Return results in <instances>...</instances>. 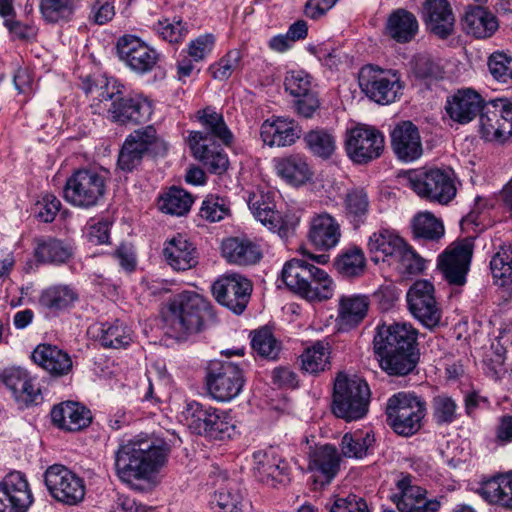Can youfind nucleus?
<instances>
[{"instance_id": "obj_43", "label": "nucleus", "mask_w": 512, "mask_h": 512, "mask_svg": "<svg viewBox=\"0 0 512 512\" xmlns=\"http://www.w3.org/2000/svg\"><path fill=\"white\" fill-rule=\"evenodd\" d=\"M249 207L254 217L270 231L277 232L281 237L286 236L288 230L282 225L275 204L268 196L253 195L249 200Z\"/></svg>"}, {"instance_id": "obj_44", "label": "nucleus", "mask_w": 512, "mask_h": 512, "mask_svg": "<svg viewBox=\"0 0 512 512\" xmlns=\"http://www.w3.org/2000/svg\"><path fill=\"white\" fill-rule=\"evenodd\" d=\"M369 297L361 294L342 296L339 300V323L351 328L358 325L367 315Z\"/></svg>"}, {"instance_id": "obj_50", "label": "nucleus", "mask_w": 512, "mask_h": 512, "mask_svg": "<svg viewBox=\"0 0 512 512\" xmlns=\"http://www.w3.org/2000/svg\"><path fill=\"white\" fill-rule=\"evenodd\" d=\"M242 500L243 494L240 487L235 482H228L215 492L210 504L217 512H239Z\"/></svg>"}, {"instance_id": "obj_14", "label": "nucleus", "mask_w": 512, "mask_h": 512, "mask_svg": "<svg viewBox=\"0 0 512 512\" xmlns=\"http://www.w3.org/2000/svg\"><path fill=\"white\" fill-rule=\"evenodd\" d=\"M45 485L51 496L66 505H76L85 496L83 480L63 465L54 464L44 474Z\"/></svg>"}, {"instance_id": "obj_57", "label": "nucleus", "mask_w": 512, "mask_h": 512, "mask_svg": "<svg viewBox=\"0 0 512 512\" xmlns=\"http://www.w3.org/2000/svg\"><path fill=\"white\" fill-rule=\"evenodd\" d=\"M251 346L259 356L270 360L277 359L281 349L280 343L266 327L254 331Z\"/></svg>"}, {"instance_id": "obj_17", "label": "nucleus", "mask_w": 512, "mask_h": 512, "mask_svg": "<svg viewBox=\"0 0 512 512\" xmlns=\"http://www.w3.org/2000/svg\"><path fill=\"white\" fill-rule=\"evenodd\" d=\"M473 247L470 239H464L448 247L439 256L437 266L449 284L461 286L466 282Z\"/></svg>"}, {"instance_id": "obj_22", "label": "nucleus", "mask_w": 512, "mask_h": 512, "mask_svg": "<svg viewBox=\"0 0 512 512\" xmlns=\"http://www.w3.org/2000/svg\"><path fill=\"white\" fill-rule=\"evenodd\" d=\"M254 476L262 483L276 487L289 481V467L273 449L260 450L253 454Z\"/></svg>"}, {"instance_id": "obj_34", "label": "nucleus", "mask_w": 512, "mask_h": 512, "mask_svg": "<svg viewBox=\"0 0 512 512\" xmlns=\"http://www.w3.org/2000/svg\"><path fill=\"white\" fill-rule=\"evenodd\" d=\"M222 255L232 264L246 266L257 263L262 253L259 246L250 239L230 237L222 242Z\"/></svg>"}, {"instance_id": "obj_54", "label": "nucleus", "mask_w": 512, "mask_h": 512, "mask_svg": "<svg viewBox=\"0 0 512 512\" xmlns=\"http://www.w3.org/2000/svg\"><path fill=\"white\" fill-rule=\"evenodd\" d=\"M75 7V0H40L39 3L40 13L47 23L70 20Z\"/></svg>"}, {"instance_id": "obj_19", "label": "nucleus", "mask_w": 512, "mask_h": 512, "mask_svg": "<svg viewBox=\"0 0 512 512\" xmlns=\"http://www.w3.org/2000/svg\"><path fill=\"white\" fill-rule=\"evenodd\" d=\"M107 111L114 122L120 124H141L150 120L153 104L142 96H123L122 91L112 100Z\"/></svg>"}, {"instance_id": "obj_15", "label": "nucleus", "mask_w": 512, "mask_h": 512, "mask_svg": "<svg viewBox=\"0 0 512 512\" xmlns=\"http://www.w3.org/2000/svg\"><path fill=\"white\" fill-rule=\"evenodd\" d=\"M410 313L423 326L433 329L439 325L442 312L434 296V286L428 280L416 281L407 291Z\"/></svg>"}, {"instance_id": "obj_52", "label": "nucleus", "mask_w": 512, "mask_h": 512, "mask_svg": "<svg viewBox=\"0 0 512 512\" xmlns=\"http://www.w3.org/2000/svg\"><path fill=\"white\" fill-rule=\"evenodd\" d=\"M192 203L193 198L188 192L172 187L160 198L159 208L166 214L182 216L190 210Z\"/></svg>"}, {"instance_id": "obj_55", "label": "nucleus", "mask_w": 512, "mask_h": 512, "mask_svg": "<svg viewBox=\"0 0 512 512\" xmlns=\"http://www.w3.org/2000/svg\"><path fill=\"white\" fill-rule=\"evenodd\" d=\"M490 269L493 278L500 286L512 282V245L500 248L490 261Z\"/></svg>"}, {"instance_id": "obj_5", "label": "nucleus", "mask_w": 512, "mask_h": 512, "mask_svg": "<svg viewBox=\"0 0 512 512\" xmlns=\"http://www.w3.org/2000/svg\"><path fill=\"white\" fill-rule=\"evenodd\" d=\"M403 178L418 197L432 203L447 205L457 194L456 176L451 169L409 170Z\"/></svg>"}, {"instance_id": "obj_62", "label": "nucleus", "mask_w": 512, "mask_h": 512, "mask_svg": "<svg viewBox=\"0 0 512 512\" xmlns=\"http://www.w3.org/2000/svg\"><path fill=\"white\" fill-rule=\"evenodd\" d=\"M310 52L315 55L319 62H326L330 64L348 63L352 61L349 55L343 51L341 45H337L332 41L320 43L316 46L309 48Z\"/></svg>"}, {"instance_id": "obj_59", "label": "nucleus", "mask_w": 512, "mask_h": 512, "mask_svg": "<svg viewBox=\"0 0 512 512\" xmlns=\"http://www.w3.org/2000/svg\"><path fill=\"white\" fill-rule=\"evenodd\" d=\"M216 409L217 408L212 406H205L197 401L188 403L187 414L191 418V427H193L198 434L207 436Z\"/></svg>"}, {"instance_id": "obj_48", "label": "nucleus", "mask_w": 512, "mask_h": 512, "mask_svg": "<svg viewBox=\"0 0 512 512\" xmlns=\"http://www.w3.org/2000/svg\"><path fill=\"white\" fill-rule=\"evenodd\" d=\"M375 443L370 431H355L346 433L341 440V451L347 458L362 459L367 456Z\"/></svg>"}, {"instance_id": "obj_11", "label": "nucleus", "mask_w": 512, "mask_h": 512, "mask_svg": "<svg viewBox=\"0 0 512 512\" xmlns=\"http://www.w3.org/2000/svg\"><path fill=\"white\" fill-rule=\"evenodd\" d=\"M480 135L488 142L503 144L512 136V102L495 99L486 103L480 113Z\"/></svg>"}, {"instance_id": "obj_24", "label": "nucleus", "mask_w": 512, "mask_h": 512, "mask_svg": "<svg viewBox=\"0 0 512 512\" xmlns=\"http://www.w3.org/2000/svg\"><path fill=\"white\" fill-rule=\"evenodd\" d=\"M391 145L397 158L404 162L418 159L423 152L418 128L411 121H402L394 127Z\"/></svg>"}, {"instance_id": "obj_25", "label": "nucleus", "mask_w": 512, "mask_h": 512, "mask_svg": "<svg viewBox=\"0 0 512 512\" xmlns=\"http://www.w3.org/2000/svg\"><path fill=\"white\" fill-rule=\"evenodd\" d=\"M481 95L471 88L459 89L447 98L446 112L449 117L460 124L471 122L485 105Z\"/></svg>"}, {"instance_id": "obj_9", "label": "nucleus", "mask_w": 512, "mask_h": 512, "mask_svg": "<svg viewBox=\"0 0 512 512\" xmlns=\"http://www.w3.org/2000/svg\"><path fill=\"white\" fill-rule=\"evenodd\" d=\"M245 383L240 366L230 361L212 362L206 374L208 395L217 402H229L242 391Z\"/></svg>"}, {"instance_id": "obj_2", "label": "nucleus", "mask_w": 512, "mask_h": 512, "mask_svg": "<svg viewBox=\"0 0 512 512\" xmlns=\"http://www.w3.org/2000/svg\"><path fill=\"white\" fill-rule=\"evenodd\" d=\"M167 457L165 444L150 437H135L121 445L115 454L118 477L127 483L148 479L164 464Z\"/></svg>"}, {"instance_id": "obj_51", "label": "nucleus", "mask_w": 512, "mask_h": 512, "mask_svg": "<svg viewBox=\"0 0 512 512\" xmlns=\"http://www.w3.org/2000/svg\"><path fill=\"white\" fill-rule=\"evenodd\" d=\"M366 259L360 248H349L335 260V268L343 277L353 278L365 271Z\"/></svg>"}, {"instance_id": "obj_4", "label": "nucleus", "mask_w": 512, "mask_h": 512, "mask_svg": "<svg viewBox=\"0 0 512 512\" xmlns=\"http://www.w3.org/2000/svg\"><path fill=\"white\" fill-rule=\"evenodd\" d=\"M281 278L293 292L309 301L330 299L334 283L329 274L306 260L293 258L282 269Z\"/></svg>"}, {"instance_id": "obj_26", "label": "nucleus", "mask_w": 512, "mask_h": 512, "mask_svg": "<svg viewBox=\"0 0 512 512\" xmlns=\"http://www.w3.org/2000/svg\"><path fill=\"white\" fill-rule=\"evenodd\" d=\"M426 29L440 39L453 34L455 16L447 0H426L424 3Z\"/></svg>"}, {"instance_id": "obj_47", "label": "nucleus", "mask_w": 512, "mask_h": 512, "mask_svg": "<svg viewBox=\"0 0 512 512\" xmlns=\"http://www.w3.org/2000/svg\"><path fill=\"white\" fill-rule=\"evenodd\" d=\"M302 369L310 374L324 372L330 367L329 343L318 341L306 348L300 356Z\"/></svg>"}, {"instance_id": "obj_31", "label": "nucleus", "mask_w": 512, "mask_h": 512, "mask_svg": "<svg viewBox=\"0 0 512 512\" xmlns=\"http://www.w3.org/2000/svg\"><path fill=\"white\" fill-rule=\"evenodd\" d=\"M119 59L126 64H156L159 53L139 37L124 35L116 44Z\"/></svg>"}, {"instance_id": "obj_45", "label": "nucleus", "mask_w": 512, "mask_h": 512, "mask_svg": "<svg viewBox=\"0 0 512 512\" xmlns=\"http://www.w3.org/2000/svg\"><path fill=\"white\" fill-rule=\"evenodd\" d=\"M370 201L366 190L362 187L349 189L344 197V212L346 217L358 227L366 220Z\"/></svg>"}, {"instance_id": "obj_53", "label": "nucleus", "mask_w": 512, "mask_h": 512, "mask_svg": "<svg viewBox=\"0 0 512 512\" xmlns=\"http://www.w3.org/2000/svg\"><path fill=\"white\" fill-rule=\"evenodd\" d=\"M413 233L418 238L438 240L444 235V225L431 212L418 213L412 221Z\"/></svg>"}, {"instance_id": "obj_18", "label": "nucleus", "mask_w": 512, "mask_h": 512, "mask_svg": "<svg viewBox=\"0 0 512 512\" xmlns=\"http://www.w3.org/2000/svg\"><path fill=\"white\" fill-rule=\"evenodd\" d=\"M396 488L391 500L400 512H437L441 507L440 499H427L426 490L413 485L410 475H402Z\"/></svg>"}, {"instance_id": "obj_33", "label": "nucleus", "mask_w": 512, "mask_h": 512, "mask_svg": "<svg viewBox=\"0 0 512 512\" xmlns=\"http://www.w3.org/2000/svg\"><path fill=\"white\" fill-rule=\"evenodd\" d=\"M51 419L59 428L66 431H79L89 425L90 411L77 402L67 401L55 406Z\"/></svg>"}, {"instance_id": "obj_61", "label": "nucleus", "mask_w": 512, "mask_h": 512, "mask_svg": "<svg viewBox=\"0 0 512 512\" xmlns=\"http://www.w3.org/2000/svg\"><path fill=\"white\" fill-rule=\"evenodd\" d=\"M154 29L163 40L169 43H179L183 41L188 34V26L180 18H174L173 20L165 18L159 20L154 25Z\"/></svg>"}, {"instance_id": "obj_35", "label": "nucleus", "mask_w": 512, "mask_h": 512, "mask_svg": "<svg viewBox=\"0 0 512 512\" xmlns=\"http://www.w3.org/2000/svg\"><path fill=\"white\" fill-rule=\"evenodd\" d=\"M498 20L493 13L482 6H468L464 18L463 29L478 39L491 37L498 29Z\"/></svg>"}, {"instance_id": "obj_38", "label": "nucleus", "mask_w": 512, "mask_h": 512, "mask_svg": "<svg viewBox=\"0 0 512 512\" xmlns=\"http://www.w3.org/2000/svg\"><path fill=\"white\" fill-rule=\"evenodd\" d=\"M274 167L278 176L287 183L299 186L312 177V171L307 163V159L300 154H291L286 157L274 160Z\"/></svg>"}, {"instance_id": "obj_42", "label": "nucleus", "mask_w": 512, "mask_h": 512, "mask_svg": "<svg viewBox=\"0 0 512 512\" xmlns=\"http://www.w3.org/2000/svg\"><path fill=\"white\" fill-rule=\"evenodd\" d=\"M36 243L35 257L39 262L59 265L73 257V246L63 240L47 237L37 239Z\"/></svg>"}, {"instance_id": "obj_40", "label": "nucleus", "mask_w": 512, "mask_h": 512, "mask_svg": "<svg viewBox=\"0 0 512 512\" xmlns=\"http://www.w3.org/2000/svg\"><path fill=\"white\" fill-rule=\"evenodd\" d=\"M79 300L78 291L71 285L58 284L44 289L39 304L52 313H60L74 307Z\"/></svg>"}, {"instance_id": "obj_20", "label": "nucleus", "mask_w": 512, "mask_h": 512, "mask_svg": "<svg viewBox=\"0 0 512 512\" xmlns=\"http://www.w3.org/2000/svg\"><path fill=\"white\" fill-rule=\"evenodd\" d=\"M33 496L25 476L11 472L0 482V512H27Z\"/></svg>"}, {"instance_id": "obj_27", "label": "nucleus", "mask_w": 512, "mask_h": 512, "mask_svg": "<svg viewBox=\"0 0 512 512\" xmlns=\"http://www.w3.org/2000/svg\"><path fill=\"white\" fill-rule=\"evenodd\" d=\"M301 129L292 119L277 117L265 120L260 129L264 144L270 147H285L295 143L300 137Z\"/></svg>"}, {"instance_id": "obj_7", "label": "nucleus", "mask_w": 512, "mask_h": 512, "mask_svg": "<svg viewBox=\"0 0 512 512\" xmlns=\"http://www.w3.org/2000/svg\"><path fill=\"white\" fill-rule=\"evenodd\" d=\"M107 183L105 171L94 168L79 169L66 180L63 196L74 207L90 209L103 202Z\"/></svg>"}, {"instance_id": "obj_39", "label": "nucleus", "mask_w": 512, "mask_h": 512, "mask_svg": "<svg viewBox=\"0 0 512 512\" xmlns=\"http://www.w3.org/2000/svg\"><path fill=\"white\" fill-rule=\"evenodd\" d=\"M405 243V240L393 230L381 229L369 237L368 248L375 254L372 257L373 261L378 262L382 257L383 261L387 260L391 264Z\"/></svg>"}, {"instance_id": "obj_46", "label": "nucleus", "mask_w": 512, "mask_h": 512, "mask_svg": "<svg viewBox=\"0 0 512 512\" xmlns=\"http://www.w3.org/2000/svg\"><path fill=\"white\" fill-rule=\"evenodd\" d=\"M99 342L106 348H126L132 341V331L123 322L102 323L98 328Z\"/></svg>"}, {"instance_id": "obj_29", "label": "nucleus", "mask_w": 512, "mask_h": 512, "mask_svg": "<svg viewBox=\"0 0 512 512\" xmlns=\"http://www.w3.org/2000/svg\"><path fill=\"white\" fill-rule=\"evenodd\" d=\"M418 32L419 23L416 16L403 8L393 10L385 23V35L400 44L411 42Z\"/></svg>"}, {"instance_id": "obj_6", "label": "nucleus", "mask_w": 512, "mask_h": 512, "mask_svg": "<svg viewBox=\"0 0 512 512\" xmlns=\"http://www.w3.org/2000/svg\"><path fill=\"white\" fill-rule=\"evenodd\" d=\"M370 395L366 381L356 376L339 374L334 383L332 412L348 422L359 420L368 412Z\"/></svg>"}, {"instance_id": "obj_41", "label": "nucleus", "mask_w": 512, "mask_h": 512, "mask_svg": "<svg viewBox=\"0 0 512 512\" xmlns=\"http://www.w3.org/2000/svg\"><path fill=\"white\" fill-rule=\"evenodd\" d=\"M78 77L81 80L82 90L86 94H97L100 102L112 100L117 94H120V88H122V85L115 79L109 78L99 69L86 74L80 73Z\"/></svg>"}, {"instance_id": "obj_13", "label": "nucleus", "mask_w": 512, "mask_h": 512, "mask_svg": "<svg viewBox=\"0 0 512 512\" xmlns=\"http://www.w3.org/2000/svg\"><path fill=\"white\" fill-rule=\"evenodd\" d=\"M160 148L165 149L164 142L154 126L137 129L126 137L118 155V167L122 171L131 172L141 164L147 153Z\"/></svg>"}, {"instance_id": "obj_10", "label": "nucleus", "mask_w": 512, "mask_h": 512, "mask_svg": "<svg viewBox=\"0 0 512 512\" xmlns=\"http://www.w3.org/2000/svg\"><path fill=\"white\" fill-rule=\"evenodd\" d=\"M358 79L361 89L378 104L392 103L401 94L402 84L395 70L381 66H362Z\"/></svg>"}, {"instance_id": "obj_36", "label": "nucleus", "mask_w": 512, "mask_h": 512, "mask_svg": "<svg viewBox=\"0 0 512 512\" xmlns=\"http://www.w3.org/2000/svg\"><path fill=\"white\" fill-rule=\"evenodd\" d=\"M478 493L489 503L512 510V471L482 482Z\"/></svg>"}, {"instance_id": "obj_56", "label": "nucleus", "mask_w": 512, "mask_h": 512, "mask_svg": "<svg viewBox=\"0 0 512 512\" xmlns=\"http://www.w3.org/2000/svg\"><path fill=\"white\" fill-rule=\"evenodd\" d=\"M425 259L421 257L409 244L405 243L391 264H394L402 275H417L425 269Z\"/></svg>"}, {"instance_id": "obj_58", "label": "nucleus", "mask_w": 512, "mask_h": 512, "mask_svg": "<svg viewBox=\"0 0 512 512\" xmlns=\"http://www.w3.org/2000/svg\"><path fill=\"white\" fill-rule=\"evenodd\" d=\"M432 417L437 425L453 423L458 417L456 401L446 394L435 396L432 400Z\"/></svg>"}, {"instance_id": "obj_23", "label": "nucleus", "mask_w": 512, "mask_h": 512, "mask_svg": "<svg viewBox=\"0 0 512 512\" xmlns=\"http://www.w3.org/2000/svg\"><path fill=\"white\" fill-rule=\"evenodd\" d=\"M341 456L333 445H321L309 453L308 470L315 484H329L340 469Z\"/></svg>"}, {"instance_id": "obj_1", "label": "nucleus", "mask_w": 512, "mask_h": 512, "mask_svg": "<svg viewBox=\"0 0 512 512\" xmlns=\"http://www.w3.org/2000/svg\"><path fill=\"white\" fill-rule=\"evenodd\" d=\"M196 118L204 128L203 131H192L189 135V146L193 156L198 159L209 172L222 174L228 168L227 154L221 145L230 144L233 136L223 116L211 107L196 113Z\"/></svg>"}, {"instance_id": "obj_49", "label": "nucleus", "mask_w": 512, "mask_h": 512, "mask_svg": "<svg viewBox=\"0 0 512 512\" xmlns=\"http://www.w3.org/2000/svg\"><path fill=\"white\" fill-rule=\"evenodd\" d=\"M303 140L308 150L317 157L328 159L336 149L334 134L324 128H317L307 132Z\"/></svg>"}, {"instance_id": "obj_60", "label": "nucleus", "mask_w": 512, "mask_h": 512, "mask_svg": "<svg viewBox=\"0 0 512 512\" xmlns=\"http://www.w3.org/2000/svg\"><path fill=\"white\" fill-rule=\"evenodd\" d=\"M208 429L207 437L224 440L231 438L236 433V425L229 412L216 409Z\"/></svg>"}, {"instance_id": "obj_16", "label": "nucleus", "mask_w": 512, "mask_h": 512, "mask_svg": "<svg viewBox=\"0 0 512 512\" xmlns=\"http://www.w3.org/2000/svg\"><path fill=\"white\" fill-rule=\"evenodd\" d=\"M211 289L219 304L235 314H241L249 302L252 284L244 276L230 273L218 278Z\"/></svg>"}, {"instance_id": "obj_30", "label": "nucleus", "mask_w": 512, "mask_h": 512, "mask_svg": "<svg viewBox=\"0 0 512 512\" xmlns=\"http://www.w3.org/2000/svg\"><path fill=\"white\" fill-rule=\"evenodd\" d=\"M163 256L176 271H186L197 264L196 248L181 234L166 241Z\"/></svg>"}, {"instance_id": "obj_28", "label": "nucleus", "mask_w": 512, "mask_h": 512, "mask_svg": "<svg viewBox=\"0 0 512 512\" xmlns=\"http://www.w3.org/2000/svg\"><path fill=\"white\" fill-rule=\"evenodd\" d=\"M341 229L337 220L328 213L311 218L308 240L318 250L327 251L340 241Z\"/></svg>"}, {"instance_id": "obj_32", "label": "nucleus", "mask_w": 512, "mask_h": 512, "mask_svg": "<svg viewBox=\"0 0 512 512\" xmlns=\"http://www.w3.org/2000/svg\"><path fill=\"white\" fill-rule=\"evenodd\" d=\"M31 358L53 376H64L72 370L69 354L57 346L40 344L32 352Z\"/></svg>"}, {"instance_id": "obj_37", "label": "nucleus", "mask_w": 512, "mask_h": 512, "mask_svg": "<svg viewBox=\"0 0 512 512\" xmlns=\"http://www.w3.org/2000/svg\"><path fill=\"white\" fill-rule=\"evenodd\" d=\"M380 367L391 376H405L414 371L419 361V351H374Z\"/></svg>"}, {"instance_id": "obj_3", "label": "nucleus", "mask_w": 512, "mask_h": 512, "mask_svg": "<svg viewBox=\"0 0 512 512\" xmlns=\"http://www.w3.org/2000/svg\"><path fill=\"white\" fill-rule=\"evenodd\" d=\"M212 316L210 303L194 291H183L173 297L164 316L165 333L185 340L201 331L204 321Z\"/></svg>"}, {"instance_id": "obj_64", "label": "nucleus", "mask_w": 512, "mask_h": 512, "mask_svg": "<svg viewBox=\"0 0 512 512\" xmlns=\"http://www.w3.org/2000/svg\"><path fill=\"white\" fill-rule=\"evenodd\" d=\"M214 46L215 36L206 33L189 42L187 53L195 62L203 61L212 52Z\"/></svg>"}, {"instance_id": "obj_21", "label": "nucleus", "mask_w": 512, "mask_h": 512, "mask_svg": "<svg viewBox=\"0 0 512 512\" xmlns=\"http://www.w3.org/2000/svg\"><path fill=\"white\" fill-rule=\"evenodd\" d=\"M417 330L409 323L382 325L373 340L374 351H414L417 349Z\"/></svg>"}, {"instance_id": "obj_12", "label": "nucleus", "mask_w": 512, "mask_h": 512, "mask_svg": "<svg viewBox=\"0 0 512 512\" xmlns=\"http://www.w3.org/2000/svg\"><path fill=\"white\" fill-rule=\"evenodd\" d=\"M345 146L348 157L354 163L367 164L382 155L385 138L375 127L358 124L347 130Z\"/></svg>"}, {"instance_id": "obj_63", "label": "nucleus", "mask_w": 512, "mask_h": 512, "mask_svg": "<svg viewBox=\"0 0 512 512\" xmlns=\"http://www.w3.org/2000/svg\"><path fill=\"white\" fill-rule=\"evenodd\" d=\"M285 87L293 96H306L311 87V76L300 68L290 70L285 77Z\"/></svg>"}, {"instance_id": "obj_8", "label": "nucleus", "mask_w": 512, "mask_h": 512, "mask_svg": "<svg viewBox=\"0 0 512 512\" xmlns=\"http://www.w3.org/2000/svg\"><path fill=\"white\" fill-rule=\"evenodd\" d=\"M426 411L422 397L414 392H398L387 401V422L397 434L411 436L422 427Z\"/></svg>"}]
</instances>
